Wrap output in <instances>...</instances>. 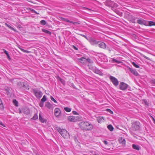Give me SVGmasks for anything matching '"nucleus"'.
Segmentation results:
<instances>
[{
  "label": "nucleus",
  "mask_w": 155,
  "mask_h": 155,
  "mask_svg": "<svg viewBox=\"0 0 155 155\" xmlns=\"http://www.w3.org/2000/svg\"><path fill=\"white\" fill-rule=\"evenodd\" d=\"M33 91L36 97L40 99L42 96V93L41 91L37 89H33Z\"/></svg>",
  "instance_id": "6"
},
{
  "label": "nucleus",
  "mask_w": 155,
  "mask_h": 155,
  "mask_svg": "<svg viewBox=\"0 0 155 155\" xmlns=\"http://www.w3.org/2000/svg\"><path fill=\"white\" fill-rule=\"evenodd\" d=\"M42 31L43 32H44L46 34H48L49 35H51V33L50 31L45 29H42Z\"/></svg>",
  "instance_id": "21"
},
{
  "label": "nucleus",
  "mask_w": 155,
  "mask_h": 155,
  "mask_svg": "<svg viewBox=\"0 0 155 155\" xmlns=\"http://www.w3.org/2000/svg\"><path fill=\"white\" fill-rule=\"evenodd\" d=\"M60 114L61 110L60 109L58 108H56L54 111V114L55 116L56 117H58L60 115Z\"/></svg>",
  "instance_id": "11"
},
{
  "label": "nucleus",
  "mask_w": 155,
  "mask_h": 155,
  "mask_svg": "<svg viewBox=\"0 0 155 155\" xmlns=\"http://www.w3.org/2000/svg\"><path fill=\"white\" fill-rule=\"evenodd\" d=\"M132 147L134 149L139 150H140V147L138 145H136L134 144L132 145Z\"/></svg>",
  "instance_id": "19"
},
{
  "label": "nucleus",
  "mask_w": 155,
  "mask_h": 155,
  "mask_svg": "<svg viewBox=\"0 0 155 155\" xmlns=\"http://www.w3.org/2000/svg\"><path fill=\"white\" fill-rule=\"evenodd\" d=\"M56 129L64 138H66L69 137V133L66 130L63 129H61L58 127L56 128Z\"/></svg>",
  "instance_id": "2"
},
{
  "label": "nucleus",
  "mask_w": 155,
  "mask_h": 155,
  "mask_svg": "<svg viewBox=\"0 0 155 155\" xmlns=\"http://www.w3.org/2000/svg\"><path fill=\"white\" fill-rule=\"evenodd\" d=\"M30 10L33 12L36 13L37 14L39 15V13H38L37 12L35 11L34 9H31Z\"/></svg>",
  "instance_id": "39"
},
{
  "label": "nucleus",
  "mask_w": 155,
  "mask_h": 155,
  "mask_svg": "<svg viewBox=\"0 0 155 155\" xmlns=\"http://www.w3.org/2000/svg\"><path fill=\"white\" fill-rule=\"evenodd\" d=\"M13 101L14 104L15 106H18V102L15 99L13 100Z\"/></svg>",
  "instance_id": "33"
},
{
  "label": "nucleus",
  "mask_w": 155,
  "mask_h": 155,
  "mask_svg": "<svg viewBox=\"0 0 155 155\" xmlns=\"http://www.w3.org/2000/svg\"><path fill=\"white\" fill-rule=\"evenodd\" d=\"M23 52H26V53H29L30 52L29 51H28L26 50H24Z\"/></svg>",
  "instance_id": "50"
},
{
  "label": "nucleus",
  "mask_w": 155,
  "mask_h": 155,
  "mask_svg": "<svg viewBox=\"0 0 155 155\" xmlns=\"http://www.w3.org/2000/svg\"><path fill=\"white\" fill-rule=\"evenodd\" d=\"M38 117L37 114H35L33 117L32 119L33 120H35L37 119H38Z\"/></svg>",
  "instance_id": "35"
},
{
  "label": "nucleus",
  "mask_w": 155,
  "mask_h": 155,
  "mask_svg": "<svg viewBox=\"0 0 155 155\" xmlns=\"http://www.w3.org/2000/svg\"><path fill=\"white\" fill-rule=\"evenodd\" d=\"M104 143L106 145H107L108 144V142L106 140H104Z\"/></svg>",
  "instance_id": "51"
},
{
  "label": "nucleus",
  "mask_w": 155,
  "mask_h": 155,
  "mask_svg": "<svg viewBox=\"0 0 155 155\" xmlns=\"http://www.w3.org/2000/svg\"><path fill=\"white\" fill-rule=\"evenodd\" d=\"M3 50H4V53L7 55V58H8V59L9 60H10L11 59V58L9 54L8 53V52L4 49H3Z\"/></svg>",
  "instance_id": "28"
},
{
  "label": "nucleus",
  "mask_w": 155,
  "mask_h": 155,
  "mask_svg": "<svg viewBox=\"0 0 155 155\" xmlns=\"http://www.w3.org/2000/svg\"><path fill=\"white\" fill-rule=\"evenodd\" d=\"M137 23L140 25H145V22L144 21H143L141 19L138 20L137 21Z\"/></svg>",
  "instance_id": "20"
},
{
  "label": "nucleus",
  "mask_w": 155,
  "mask_h": 155,
  "mask_svg": "<svg viewBox=\"0 0 155 155\" xmlns=\"http://www.w3.org/2000/svg\"><path fill=\"white\" fill-rule=\"evenodd\" d=\"M0 108L1 109L3 110L4 109V107L2 103V101L0 98Z\"/></svg>",
  "instance_id": "23"
},
{
  "label": "nucleus",
  "mask_w": 155,
  "mask_h": 155,
  "mask_svg": "<svg viewBox=\"0 0 155 155\" xmlns=\"http://www.w3.org/2000/svg\"><path fill=\"white\" fill-rule=\"evenodd\" d=\"M19 113H20V114H21L22 113V111L20 109H19Z\"/></svg>",
  "instance_id": "53"
},
{
  "label": "nucleus",
  "mask_w": 155,
  "mask_h": 155,
  "mask_svg": "<svg viewBox=\"0 0 155 155\" xmlns=\"http://www.w3.org/2000/svg\"><path fill=\"white\" fill-rule=\"evenodd\" d=\"M5 25L7 27H8L9 28L11 29L12 30H13L14 31H15V30L12 27H11L10 25H8L7 23H5Z\"/></svg>",
  "instance_id": "24"
},
{
  "label": "nucleus",
  "mask_w": 155,
  "mask_h": 155,
  "mask_svg": "<svg viewBox=\"0 0 155 155\" xmlns=\"http://www.w3.org/2000/svg\"><path fill=\"white\" fill-rule=\"evenodd\" d=\"M44 102H43L41 101L40 103H39V106L40 107H42L44 105Z\"/></svg>",
  "instance_id": "40"
},
{
  "label": "nucleus",
  "mask_w": 155,
  "mask_h": 155,
  "mask_svg": "<svg viewBox=\"0 0 155 155\" xmlns=\"http://www.w3.org/2000/svg\"><path fill=\"white\" fill-rule=\"evenodd\" d=\"M60 81L62 83H63V81H64L63 80V79H60Z\"/></svg>",
  "instance_id": "54"
},
{
  "label": "nucleus",
  "mask_w": 155,
  "mask_h": 155,
  "mask_svg": "<svg viewBox=\"0 0 155 155\" xmlns=\"http://www.w3.org/2000/svg\"><path fill=\"white\" fill-rule=\"evenodd\" d=\"M108 129L110 131H112L113 130L114 128L110 124L107 126Z\"/></svg>",
  "instance_id": "22"
},
{
  "label": "nucleus",
  "mask_w": 155,
  "mask_h": 155,
  "mask_svg": "<svg viewBox=\"0 0 155 155\" xmlns=\"http://www.w3.org/2000/svg\"><path fill=\"white\" fill-rule=\"evenodd\" d=\"M72 113L74 114H78L75 111H73Z\"/></svg>",
  "instance_id": "48"
},
{
  "label": "nucleus",
  "mask_w": 155,
  "mask_h": 155,
  "mask_svg": "<svg viewBox=\"0 0 155 155\" xmlns=\"http://www.w3.org/2000/svg\"><path fill=\"white\" fill-rule=\"evenodd\" d=\"M39 118L40 120L42 122H45V120L41 116V114L40 113L39 115Z\"/></svg>",
  "instance_id": "26"
},
{
  "label": "nucleus",
  "mask_w": 155,
  "mask_h": 155,
  "mask_svg": "<svg viewBox=\"0 0 155 155\" xmlns=\"http://www.w3.org/2000/svg\"><path fill=\"white\" fill-rule=\"evenodd\" d=\"M0 124L3 126L4 127H5V126L4 125V124H3L1 122H0Z\"/></svg>",
  "instance_id": "49"
},
{
  "label": "nucleus",
  "mask_w": 155,
  "mask_h": 155,
  "mask_svg": "<svg viewBox=\"0 0 155 155\" xmlns=\"http://www.w3.org/2000/svg\"><path fill=\"white\" fill-rule=\"evenodd\" d=\"M89 41L90 43L93 45L98 44L99 43V41H96L95 40L91 38H90Z\"/></svg>",
  "instance_id": "10"
},
{
  "label": "nucleus",
  "mask_w": 155,
  "mask_h": 155,
  "mask_svg": "<svg viewBox=\"0 0 155 155\" xmlns=\"http://www.w3.org/2000/svg\"><path fill=\"white\" fill-rule=\"evenodd\" d=\"M115 8H116L114 7V8H112V9L119 15L121 16L122 15V13L119 11H118Z\"/></svg>",
  "instance_id": "17"
},
{
  "label": "nucleus",
  "mask_w": 155,
  "mask_h": 155,
  "mask_svg": "<svg viewBox=\"0 0 155 155\" xmlns=\"http://www.w3.org/2000/svg\"><path fill=\"white\" fill-rule=\"evenodd\" d=\"M143 57H144V58H146V59H148V60H150V59L149 58L146 57L145 55H143Z\"/></svg>",
  "instance_id": "44"
},
{
  "label": "nucleus",
  "mask_w": 155,
  "mask_h": 155,
  "mask_svg": "<svg viewBox=\"0 0 155 155\" xmlns=\"http://www.w3.org/2000/svg\"><path fill=\"white\" fill-rule=\"evenodd\" d=\"M105 5L106 6L111 7V9L114 7L116 8L118 6L116 3H114L113 2L110 0L106 1Z\"/></svg>",
  "instance_id": "4"
},
{
  "label": "nucleus",
  "mask_w": 155,
  "mask_h": 155,
  "mask_svg": "<svg viewBox=\"0 0 155 155\" xmlns=\"http://www.w3.org/2000/svg\"><path fill=\"white\" fill-rule=\"evenodd\" d=\"M94 155H99L98 154H94Z\"/></svg>",
  "instance_id": "59"
},
{
  "label": "nucleus",
  "mask_w": 155,
  "mask_h": 155,
  "mask_svg": "<svg viewBox=\"0 0 155 155\" xmlns=\"http://www.w3.org/2000/svg\"><path fill=\"white\" fill-rule=\"evenodd\" d=\"M150 82L152 84H155V79H153L151 80Z\"/></svg>",
  "instance_id": "42"
},
{
  "label": "nucleus",
  "mask_w": 155,
  "mask_h": 155,
  "mask_svg": "<svg viewBox=\"0 0 155 155\" xmlns=\"http://www.w3.org/2000/svg\"><path fill=\"white\" fill-rule=\"evenodd\" d=\"M20 48V49L21 50V51H23V52L24 51V50H25L24 49H22V48Z\"/></svg>",
  "instance_id": "56"
},
{
  "label": "nucleus",
  "mask_w": 155,
  "mask_h": 155,
  "mask_svg": "<svg viewBox=\"0 0 155 155\" xmlns=\"http://www.w3.org/2000/svg\"><path fill=\"white\" fill-rule=\"evenodd\" d=\"M40 23L42 25H45L46 24V21L44 20H42L40 21Z\"/></svg>",
  "instance_id": "31"
},
{
  "label": "nucleus",
  "mask_w": 155,
  "mask_h": 155,
  "mask_svg": "<svg viewBox=\"0 0 155 155\" xmlns=\"http://www.w3.org/2000/svg\"><path fill=\"white\" fill-rule=\"evenodd\" d=\"M50 98L51 99V100L53 101L55 103H57V101L55 100V99L52 96H50Z\"/></svg>",
  "instance_id": "37"
},
{
  "label": "nucleus",
  "mask_w": 155,
  "mask_h": 155,
  "mask_svg": "<svg viewBox=\"0 0 155 155\" xmlns=\"http://www.w3.org/2000/svg\"><path fill=\"white\" fill-rule=\"evenodd\" d=\"M68 119L70 121L74 122L79 121L80 118L78 117L69 116L68 117Z\"/></svg>",
  "instance_id": "7"
},
{
  "label": "nucleus",
  "mask_w": 155,
  "mask_h": 155,
  "mask_svg": "<svg viewBox=\"0 0 155 155\" xmlns=\"http://www.w3.org/2000/svg\"><path fill=\"white\" fill-rule=\"evenodd\" d=\"M132 64L133 66H134L136 68H139V66L138 65L136 64L135 62H133L132 63Z\"/></svg>",
  "instance_id": "38"
},
{
  "label": "nucleus",
  "mask_w": 155,
  "mask_h": 155,
  "mask_svg": "<svg viewBox=\"0 0 155 155\" xmlns=\"http://www.w3.org/2000/svg\"><path fill=\"white\" fill-rule=\"evenodd\" d=\"M98 44L99 47L101 48L104 49L106 48V44L103 42H99Z\"/></svg>",
  "instance_id": "12"
},
{
  "label": "nucleus",
  "mask_w": 155,
  "mask_h": 155,
  "mask_svg": "<svg viewBox=\"0 0 155 155\" xmlns=\"http://www.w3.org/2000/svg\"><path fill=\"white\" fill-rule=\"evenodd\" d=\"M102 119L104 120V117H99L97 118V121L98 123H101Z\"/></svg>",
  "instance_id": "29"
},
{
  "label": "nucleus",
  "mask_w": 155,
  "mask_h": 155,
  "mask_svg": "<svg viewBox=\"0 0 155 155\" xmlns=\"http://www.w3.org/2000/svg\"><path fill=\"white\" fill-rule=\"evenodd\" d=\"M69 23H72L74 25H76V24H79V23H78V22H76L72 21H70V22Z\"/></svg>",
  "instance_id": "43"
},
{
  "label": "nucleus",
  "mask_w": 155,
  "mask_h": 155,
  "mask_svg": "<svg viewBox=\"0 0 155 155\" xmlns=\"http://www.w3.org/2000/svg\"><path fill=\"white\" fill-rule=\"evenodd\" d=\"M94 72L99 74H101V71L97 69H95V70H94Z\"/></svg>",
  "instance_id": "25"
},
{
  "label": "nucleus",
  "mask_w": 155,
  "mask_h": 155,
  "mask_svg": "<svg viewBox=\"0 0 155 155\" xmlns=\"http://www.w3.org/2000/svg\"><path fill=\"white\" fill-rule=\"evenodd\" d=\"M128 85L124 82H121L119 85L120 88L123 90H125L128 87Z\"/></svg>",
  "instance_id": "9"
},
{
  "label": "nucleus",
  "mask_w": 155,
  "mask_h": 155,
  "mask_svg": "<svg viewBox=\"0 0 155 155\" xmlns=\"http://www.w3.org/2000/svg\"><path fill=\"white\" fill-rule=\"evenodd\" d=\"M80 127L81 129L85 130H90L93 128V125L87 122H82L80 124Z\"/></svg>",
  "instance_id": "1"
},
{
  "label": "nucleus",
  "mask_w": 155,
  "mask_h": 155,
  "mask_svg": "<svg viewBox=\"0 0 155 155\" xmlns=\"http://www.w3.org/2000/svg\"><path fill=\"white\" fill-rule=\"evenodd\" d=\"M131 22H132V23H135V20H133L131 21Z\"/></svg>",
  "instance_id": "55"
},
{
  "label": "nucleus",
  "mask_w": 155,
  "mask_h": 155,
  "mask_svg": "<svg viewBox=\"0 0 155 155\" xmlns=\"http://www.w3.org/2000/svg\"><path fill=\"white\" fill-rule=\"evenodd\" d=\"M88 62L89 63H91V59L89 58H87V59H86V62Z\"/></svg>",
  "instance_id": "47"
},
{
  "label": "nucleus",
  "mask_w": 155,
  "mask_h": 155,
  "mask_svg": "<svg viewBox=\"0 0 155 155\" xmlns=\"http://www.w3.org/2000/svg\"><path fill=\"white\" fill-rule=\"evenodd\" d=\"M106 111L109 112L111 114H113V112L110 109H107L106 110Z\"/></svg>",
  "instance_id": "41"
},
{
  "label": "nucleus",
  "mask_w": 155,
  "mask_h": 155,
  "mask_svg": "<svg viewBox=\"0 0 155 155\" xmlns=\"http://www.w3.org/2000/svg\"><path fill=\"white\" fill-rule=\"evenodd\" d=\"M153 119L154 121V123L155 124V119L153 117Z\"/></svg>",
  "instance_id": "57"
},
{
  "label": "nucleus",
  "mask_w": 155,
  "mask_h": 155,
  "mask_svg": "<svg viewBox=\"0 0 155 155\" xmlns=\"http://www.w3.org/2000/svg\"><path fill=\"white\" fill-rule=\"evenodd\" d=\"M81 36L84 37L86 39H87V37L85 36V35H83V34H81L80 35Z\"/></svg>",
  "instance_id": "46"
},
{
  "label": "nucleus",
  "mask_w": 155,
  "mask_h": 155,
  "mask_svg": "<svg viewBox=\"0 0 155 155\" xmlns=\"http://www.w3.org/2000/svg\"><path fill=\"white\" fill-rule=\"evenodd\" d=\"M46 100H47V98H46V96L44 95L43 96V98L41 99V101L42 102H44L46 101Z\"/></svg>",
  "instance_id": "32"
},
{
  "label": "nucleus",
  "mask_w": 155,
  "mask_h": 155,
  "mask_svg": "<svg viewBox=\"0 0 155 155\" xmlns=\"http://www.w3.org/2000/svg\"><path fill=\"white\" fill-rule=\"evenodd\" d=\"M30 111L29 109L27 107L24 108L23 109V112L25 114H28L30 113Z\"/></svg>",
  "instance_id": "18"
},
{
  "label": "nucleus",
  "mask_w": 155,
  "mask_h": 155,
  "mask_svg": "<svg viewBox=\"0 0 155 155\" xmlns=\"http://www.w3.org/2000/svg\"><path fill=\"white\" fill-rule=\"evenodd\" d=\"M128 69L134 75L137 76L138 75V72L135 70L132 69L130 68H129Z\"/></svg>",
  "instance_id": "13"
},
{
  "label": "nucleus",
  "mask_w": 155,
  "mask_h": 155,
  "mask_svg": "<svg viewBox=\"0 0 155 155\" xmlns=\"http://www.w3.org/2000/svg\"><path fill=\"white\" fill-rule=\"evenodd\" d=\"M73 48L74 49H75L76 50H78V48L77 47H76L75 46H74L73 45Z\"/></svg>",
  "instance_id": "52"
},
{
  "label": "nucleus",
  "mask_w": 155,
  "mask_h": 155,
  "mask_svg": "<svg viewBox=\"0 0 155 155\" xmlns=\"http://www.w3.org/2000/svg\"><path fill=\"white\" fill-rule=\"evenodd\" d=\"M113 61L115 62L116 63H118V61L115 59H113Z\"/></svg>",
  "instance_id": "45"
},
{
  "label": "nucleus",
  "mask_w": 155,
  "mask_h": 155,
  "mask_svg": "<svg viewBox=\"0 0 155 155\" xmlns=\"http://www.w3.org/2000/svg\"><path fill=\"white\" fill-rule=\"evenodd\" d=\"M61 19L63 21H66L68 22H70V20H69L68 19H66L65 18H61Z\"/></svg>",
  "instance_id": "36"
},
{
  "label": "nucleus",
  "mask_w": 155,
  "mask_h": 155,
  "mask_svg": "<svg viewBox=\"0 0 155 155\" xmlns=\"http://www.w3.org/2000/svg\"><path fill=\"white\" fill-rule=\"evenodd\" d=\"M149 25L150 26L155 25V22L152 21H149Z\"/></svg>",
  "instance_id": "30"
},
{
  "label": "nucleus",
  "mask_w": 155,
  "mask_h": 155,
  "mask_svg": "<svg viewBox=\"0 0 155 155\" xmlns=\"http://www.w3.org/2000/svg\"><path fill=\"white\" fill-rule=\"evenodd\" d=\"M79 60V61L83 64H85L86 63V59L82 57L80 59H78Z\"/></svg>",
  "instance_id": "14"
},
{
  "label": "nucleus",
  "mask_w": 155,
  "mask_h": 155,
  "mask_svg": "<svg viewBox=\"0 0 155 155\" xmlns=\"http://www.w3.org/2000/svg\"><path fill=\"white\" fill-rule=\"evenodd\" d=\"M5 91L8 95L10 94V90L9 87H7L5 89Z\"/></svg>",
  "instance_id": "27"
},
{
  "label": "nucleus",
  "mask_w": 155,
  "mask_h": 155,
  "mask_svg": "<svg viewBox=\"0 0 155 155\" xmlns=\"http://www.w3.org/2000/svg\"><path fill=\"white\" fill-rule=\"evenodd\" d=\"M17 86L18 87L23 89H29V86L27 84H25L22 82H19L18 83Z\"/></svg>",
  "instance_id": "5"
},
{
  "label": "nucleus",
  "mask_w": 155,
  "mask_h": 155,
  "mask_svg": "<svg viewBox=\"0 0 155 155\" xmlns=\"http://www.w3.org/2000/svg\"><path fill=\"white\" fill-rule=\"evenodd\" d=\"M119 141L120 143L123 145H124L125 144L126 141L125 139L123 138L122 137H120L119 139Z\"/></svg>",
  "instance_id": "15"
},
{
  "label": "nucleus",
  "mask_w": 155,
  "mask_h": 155,
  "mask_svg": "<svg viewBox=\"0 0 155 155\" xmlns=\"http://www.w3.org/2000/svg\"><path fill=\"white\" fill-rule=\"evenodd\" d=\"M86 9H87V10H91V9H89V8H86Z\"/></svg>",
  "instance_id": "58"
},
{
  "label": "nucleus",
  "mask_w": 155,
  "mask_h": 155,
  "mask_svg": "<svg viewBox=\"0 0 155 155\" xmlns=\"http://www.w3.org/2000/svg\"><path fill=\"white\" fill-rule=\"evenodd\" d=\"M64 110L66 112H69L71 111V108H69L67 107L64 108Z\"/></svg>",
  "instance_id": "34"
},
{
  "label": "nucleus",
  "mask_w": 155,
  "mask_h": 155,
  "mask_svg": "<svg viewBox=\"0 0 155 155\" xmlns=\"http://www.w3.org/2000/svg\"><path fill=\"white\" fill-rule=\"evenodd\" d=\"M140 123L137 121H136L132 123L131 129L133 131H137L140 129Z\"/></svg>",
  "instance_id": "3"
},
{
  "label": "nucleus",
  "mask_w": 155,
  "mask_h": 155,
  "mask_svg": "<svg viewBox=\"0 0 155 155\" xmlns=\"http://www.w3.org/2000/svg\"><path fill=\"white\" fill-rule=\"evenodd\" d=\"M110 78L115 86H117L118 85L119 83L118 81L116 78L112 76H110Z\"/></svg>",
  "instance_id": "8"
},
{
  "label": "nucleus",
  "mask_w": 155,
  "mask_h": 155,
  "mask_svg": "<svg viewBox=\"0 0 155 155\" xmlns=\"http://www.w3.org/2000/svg\"><path fill=\"white\" fill-rule=\"evenodd\" d=\"M45 106L49 109H51L52 108V105L49 102L46 103Z\"/></svg>",
  "instance_id": "16"
}]
</instances>
